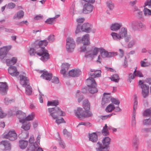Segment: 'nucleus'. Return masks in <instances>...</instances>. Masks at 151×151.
I'll return each instance as SVG.
<instances>
[{
	"label": "nucleus",
	"instance_id": "1",
	"mask_svg": "<svg viewBox=\"0 0 151 151\" xmlns=\"http://www.w3.org/2000/svg\"><path fill=\"white\" fill-rule=\"evenodd\" d=\"M48 111L53 119H56V123L59 124L61 123H65L63 118H62L60 119L58 118L59 116H64L65 115V112L60 109L59 107L55 106L54 108H48Z\"/></svg>",
	"mask_w": 151,
	"mask_h": 151
},
{
	"label": "nucleus",
	"instance_id": "35",
	"mask_svg": "<svg viewBox=\"0 0 151 151\" xmlns=\"http://www.w3.org/2000/svg\"><path fill=\"white\" fill-rule=\"evenodd\" d=\"M24 14V12L22 10H20L15 14L13 16V18L15 19L17 18L19 19L23 18Z\"/></svg>",
	"mask_w": 151,
	"mask_h": 151
},
{
	"label": "nucleus",
	"instance_id": "57",
	"mask_svg": "<svg viewBox=\"0 0 151 151\" xmlns=\"http://www.w3.org/2000/svg\"><path fill=\"white\" fill-rule=\"evenodd\" d=\"M15 6V4L11 2L8 4L6 7L8 9H12L14 8Z\"/></svg>",
	"mask_w": 151,
	"mask_h": 151
},
{
	"label": "nucleus",
	"instance_id": "29",
	"mask_svg": "<svg viewBox=\"0 0 151 151\" xmlns=\"http://www.w3.org/2000/svg\"><path fill=\"white\" fill-rule=\"evenodd\" d=\"M110 94V93H104L103 97L102 99V103H104V104L107 103H109L110 100L111 101V96H107V95H109Z\"/></svg>",
	"mask_w": 151,
	"mask_h": 151
},
{
	"label": "nucleus",
	"instance_id": "32",
	"mask_svg": "<svg viewBox=\"0 0 151 151\" xmlns=\"http://www.w3.org/2000/svg\"><path fill=\"white\" fill-rule=\"evenodd\" d=\"M28 144V142L26 140H20L19 142V147L22 149L25 148L27 147Z\"/></svg>",
	"mask_w": 151,
	"mask_h": 151
},
{
	"label": "nucleus",
	"instance_id": "13",
	"mask_svg": "<svg viewBox=\"0 0 151 151\" xmlns=\"http://www.w3.org/2000/svg\"><path fill=\"white\" fill-rule=\"evenodd\" d=\"M19 77L20 78V83L23 87L26 86L29 84V80L27 77L22 75H19Z\"/></svg>",
	"mask_w": 151,
	"mask_h": 151
},
{
	"label": "nucleus",
	"instance_id": "40",
	"mask_svg": "<svg viewBox=\"0 0 151 151\" xmlns=\"http://www.w3.org/2000/svg\"><path fill=\"white\" fill-rule=\"evenodd\" d=\"M22 123L23 124L22 126V128L25 131H27L29 129L30 125L29 123L26 122H24Z\"/></svg>",
	"mask_w": 151,
	"mask_h": 151
},
{
	"label": "nucleus",
	"instance_id": "50",
	"mask_svg": "<svg viewBox=\"0 0 151 151\" xmlns=\"http://www.w3.org/2000/svg\"><path fill=\"white\" fill-rule=\"evenodd\" d=\"M70 65L68 63H63L62 64L61 68L64 69L65 70H67L70 67Z\"/></svg>",
	"mask_w": 151,
	"mask_h": 151
},
{
	"label": "nucleus",
	"instance_id": "51",
	"mask_svg": "<svg viewBox=\"0 0 151 151\" xmlns=\"http://www.w3.org/2000/svg\"><path fill=\"white\" fill-rule=\"evenodd\" d=\"M132 119L131 121V125L132 127H135L136 125L135 115H132Z\"/></svg>",
	"mask_w": 151,
	"mask_h": 151
},
{
	"label": "nucleus",
	"instance_id": "48",
	"mask_svg": "<svg viewBox=\"0 0 151 151\" xmlns=\"http://www.w3.org/2000/svg\"><path fill=\"white\" fill-rule=\"evenodd\" d=\"M137 96H135V100L134 102V106H133V114L135 115V110L137 109V101L136 99L137 98Z\"/></svg>",
	"mask_w": 151,
	"mask_h": 151
},
{
	"label": "nucleus",
	"instance_id": "38",
	"mask_svg": "<svg viewBox=\"0 0 151 151\" xmlns=\"http://www.w3.org/2000/svg\"><path fill=\"white\" fill-rule=\"evenodd\" d=\"M113 39L115 40L118 41L122 39L119 33L112 32L111 34Z\"/></svg>",
	"mask_w": 151,
	"mask_h": 151
},
{
	"label": "nucleus",
	"instance_id": "41",
	"mask_svg": "<svg viewBox=\"0 0 151 151\" xmlns=\"http://www.w3.org/2000/svg\"><path fill=\"white\" fill-rule=\"evenodd\" d=\"M23 87L25 88V93L26 94L28 95H31L32 93V88L29 84L27 85L26 86Z\"/></svg>",
	"mask_w": 151,
	"mask_h": 151
},
{
	"label": "nucleus",
	"instance_id": "5",
	"mask_svg": "<svg viewBox=\"0 0 151 151\" xmlns=\"http://www.w3.org/2000/svg\"><path fill=\"white\" fill-rule=\"evenodd\" d=\"M66 48L67 51L68 52H73L75 47V43L73 38L68 37L66 39Z\"/></svg>",
	"mask_w": 151,
	"mask_h": 151
},
{
	"label": "nucleus",
	"instance_id": "25",
	"mask_svg": "<svg viewBox=\"0 0 151 151\" xmlns=\"http://www.w3.org/2000/svg\"><path fill=\"white\" fill-rule=\"evenodd\" d=\"M95 148L96 151H109L108 148L103 147L102 144L99 142L95 145Z\"/></svg>",
	"mask_w": 151,
	"mask_h": 151
},
{
	"label": "nucleus",
	"instance_id": "20",
	"mask_svg": "<svg viewBox=\"0 0 151 151\" xmlns=\"http://www.w3.org/2000/svg\"><path fill=\"white\" fill-rule=\"evenodd\" d=\"M137 67H136L133 74L132 73H130L129 74V78L134 79L135 76L139 77H143V75L141 72L139 70H137Z\"/></svg>",
	"mask_w": 151,
	"mask_h": 151
},
{
	"label": "nucleus",
	"instance_id": "37",
	"mask_svg": "<svg viewBox=\"0 0 151 151\" xmlns=\"http://www.w3.org/2000/svg\"><path fill=\"white\" fill-rule=\"evenodd\" d=\"M106 5L107 8L110 11L113 10L114 8V4L110 0H108L106 2Z\"/></svg>",
	"mask_w": 151,
	"mask_h": 151
},
{
	"label": "nucleus",
	"instance_id": "15",
	"mask_svg": "<svg viewBox=\"0 0 151 151\" xmlns=\"http://www.w3.org/2000/svg\"><path fill=\"white\" fill-rule=\"evenodd\" d=\"M101 133L100 132H96L89 134V139L92 142H96L98 140V134H100Z\"/></svg>",
	"mask_w": 151,
	"mask_h": 151
},
{
	"label": "nucleus",
	"instance_id": "43",
	"mask_svg": "<svg viewBox=\"0 0 151 151\" xmlns=\"http://www.w3.org/2000/svg\"><path fill=\"white\" fill-rule=\"evenodd\" d=\"M110 79L112 81L118 83L119 81V75L117 74H116L113 75L111 76L110 78Z\"/></svg>",
	"mask_w": 151,
	"mask_h": 151
},
{
	"label": "nucleus",
	"instance_id": "58",
	"mask_svg": "<svg viewBox=\"0 0 151 151\" xmlns=\"http://www.w3.org/2000/svg\"><path fill=\"white\" fill-rule=\"evenodd\" d=\"M5 32L7 33L14 34L15 33V31L13 29H8L6 28H4Z\"/></svg>",
	"mask_w": 151,
	"mask_h": 151
},
{
	"label": "nucleus",
	"instance_id": "63",
	"mask_svg": "<svg viewBox=\"0 0 151 151\" xmlns=\"http://www.w3.org/2000/svg\"><path fill=\"white\" fill-rule=\"evenodd\" d=\"M139 143H132V147L135 150H137L138 148Z\"/></svg>",
	"mask_w": 151,
	"mask_h": 151
},
{
	"label": "nucleus",
	"instance_id": "30",
	"mask_svg": "<svg viewBox=\"0 0 151 151\" xmlns=\"http://www.w3.org/2000/svg\"><path fill=\"white\" fill-rule=\"evenodd\" d=\"M17 61V59L16 57H13L11 59H6V61L7 65L8 66L12 65L15 64Z\"/></svg>",
	"mask_w": 151,
	"mask_h": 151
},
{
	"label": "nucleus",
	"instance_id": "55",
	"mask_svg": "<svg viewBox=\"0 0 151 151\" xmlns=\"http://www.w3.org/2000/svg\"><path fill=\"white\" fill-rule=\"evenodd\" d=\"M4 103L6 105H8L10 104L11 102H13L14 101V99H9L7 98H5L4 99Z\"/></svg>",
	"mask_w": 151,
	"mask_h": 151
},
{
	"label": "nucleus",
	"instance_id": "10",
	"mask_svg": "<svg viewBox=\"0 0 151 151\" xmlns=\"http://www.w3.org/2000/svg\"><path fill=\"white\" fill-rule=\"evenodd\" d=\"M8 89L7 84L6 82H0V93L2 95L7 94Z\"/></svg>",
	"mask_w": 151,
	"mask_h": 151
},
{
	"label": "nucleus",
	"instance_id": "2",
	"mask_svg": "<svg viewBox=\"0 0 151 151\" xmlns=\"http://www.w3.org/2000/svg\"><path fill=\"white\" fill-rule=\"evenodd\" d=\"M76 116L78 118L82 117H89L92 116L93 114L91 111H84L81 108H77L75 110Z\"/></svg>",
	"mask_w": 151,
	"mask_h": 151
},
{
	"label": "nucleus",
	"instance_id": "62",
	"mask_svg": "<svg viewBox=\"0 0 151 151\" xmlns=\"http://www.w3.org/2000/svg\"><path fill=\"white\" fill-rule=\"evenodd\" d=\"M52 82L55 83H59V81L58 78L56 77H54L52 79Z\"/></svg>",
	"mask_w": 151,
	"mask_h": 151
},
{
	"label": "nucleus",
	"instance_id": "9",
	"mask_svg": "<svg viewBox=\"0 0 151 151\" xmlns=\"http://www.w3.org/2000/svg\"><path fill=\"white\" fill-rule=\"evenodd\" d=\"M100 52L101 56L102 57L111 58L114 56L115 55H116L117 53L114 52H108L105 51V50L102 48L100 49Z\"/></svg>",
	"mask_w": 151,
	"mask_h": 151
},
{
	"label": "nucleus",
	"instance_id": "21",
	"mask_svg": "<svg viewBox=\"0 0 151 151\" xmlns=\"http://www.w3.org/2000/svg\"><path fill=\"white\" fill-rule=\"evenodd\" d=\"M102 48H99L97 47H95L94 48L93 50H92V52L90 53V52L89 51L86 52L85 57L86 58H88V57H92L93 55H96L99 51L100 52V49Z\"/></svg>",
	"mask_w": 151,
	"mask_h": 151
},
{
	"label": "nucleus",
	"instance_id": "3",
	"mask_svg": "<svg viewBox=\"0 0 151 151\" xmlns=\"http://www.w3.org/2000/svg\"><path fill=\"white\" fill-rule=\"evenodd\" d=\"M86 81L87 83V89L89 93L93 94L97 92L98 90L96 88L97 84L94 80H91L86 79Z\"/></svg>",
	"mask_w": 151,
	"mask_h": 151
},
{
	"label": "nucleus",
	"instance_id": "53",
	"mask_svg": "<svg viewBox=\"0 0 151 151\" xmlns=\"http://www.w3.org/2000/svg\"><path fill=\"white\" fill-rule=\"evenodd\" d=\"M101 133L104 136H107L109 134V132L108 129H105L103 128L101 130Z\"/></svg>",
	"mask_w": 151,
	"mask_h": 151
},
{
	"label": "nucleus",
	"instance_id": "6",
	"mask_svg": "<svg viewBox=\"0 0 151 151\" xmlns=\"http://www.w3.org/2000/svg\"><path fill=\"white\" fill-rule=\"evenodd\" d=\"M143 82L141 80H139V85L141 86V87L142 89V95L144 98L147 97L149 93V86L146 84H143Z\"/></svg>",
	"mask_w": 151,
	"mask_h": 151
},
{
	"label": "nucleus",
	"instance_id": "61",
	"mask_svg": "<svg viewBox=\"0 0 151 151\" xmlns=\"http://www.w3.org/2000/svg\"><path fill=\"white\" fill-rule=\"evenodd\" d=\"M132 143H139V139L136 135H134L133 138Z\"/></svg>",
	"mask_w": 151,
	"mask_h": 151
},
{
	"label": "nucleus",
	"instance_id": "12",
	"mask_svg": "<svg viewBox=\"0 0 151 151\" xmlns=\"http://www.w3.org/2000/svg\"><path fill=\"white\" fill-rule=\"evenodd\" d=\"M89 3H88L84 5L83 10V13L86 14L89 13L92 11L93 6Z\"/></svg>",
	"mask_w": 151,
	"mask_h": 151
},
{
	"label": "nucleus",
	"instance_id": "60",
	"mask_svg": "<svg viewBox=\"0 0 151 151\" xmlns=\"http://www.w3.org/2000/svg\"><path fill=\"white\" fill-rule=\"evenodd\" d=\"M94 73L96 77H99L101 76V71L100 70H95Z\"/></svg>",
	"mask_w": 151,
	"mask_h": 151
},
{
	"label": "nucleus",
	"instance_id": "17",
	"mask_svg": "<svg viewBox=\"0 0 151 151\" xmlns=\"http://www.w3.org/2000/svg\"><path fill=\"white\" fill-rule=\"evenodd\" d=\"M9 73L12 76H16L19 74V72L17 71V68L15 66H10L8 69Z\"/></svg>",
	"mask_w": 151,
	"mask_h": 151
},
{
	"label": "nucleus",
	"instance_id": "14",
	"mask_svg": "<svg viewBox=\"0 0 151 151\" xmlns=\"http://www.w3.org/2000/svg\"><path fill=\"white\" fill-rule=\"evenodd\" d=\"M16 115L17 117L19 119L20 122L23 123L25 122V118L26 116L25 113L21 111L18 110L16 112Z\"/></svg>",
	"mask_w": 151,
	"mask_h": 151
},
{
	"label": "nucleus",
	"instance_id": "44",
	"mask_svg": "<svg viewBox=\"0 0 151 151\" xmlns=\"http://www.w3.org/2000/svg\"><path fill=\"white\" fill-rule=\"evenodd\" d=\"M143 12L144 15L145 16H149L151 15V10L146 7H144Z\"/></svg>",
	"mask_w": 151,
	"mask_h": 151
},
{
	"label": "nucleus",
	"instance_id": "33",
	"mask_svg": "<svg viewBox=\"0 0 151 151\" xmlns=\"http://www.w3.org/2000/svg\"><path fill=\"white\" fill-rule=\"evenodd\" d=\"M83 107L85 110L87 111H90V103L88 100L85 99L83 101Z\"/></svg>",
	"mask_w": 151,
	"mask_h": 151
},
{
	"label": "nucleus",
	"instance_id": "27",
	"mask_svg": "<svg viewBox=\"0 0 151 151\" xmlns=\"http://www.w3.org/2000/svg\"><path fill=\"white\" fill-rule=\"evenodd\" d=\"M82 43L84 45H87L90 44L89 35L88 34H86L82 37Z\"/></svg>",
	"mask_w": 151,
	"mask_h": 151
},
{
	"label": "nucleus",
	"instance_id": "59",
	"mask_svg": "<svg viewBox=\"0 0 151 151\" xmlns=\"http://www.w3.org/2000/svg\"><path fill=\"white\" fill-rule=\"evenodd\" d=\"M34 137L33 136H31L29 140V142L30 143L29 146H30V145H33L35 143V142H34Z\"/></svg>",
	"mask_w": 151,
	"mask_h": 151
},
{
	"label": "nucleus",
	"instance_id": "36",
	"mask_svg": "<svg viewBox=\"0 0 151 151\" xmlns=\"http://www.w3.org/2000/svg\"><path fill=\"white\" fill-rule=\"evenodd\" d=\"M38 146V144L36 142L33 145L29 146L27 148L26 151H35V149L37 148Z\"/></svg>",
	"mask_w": 151,
	"mask_h": 151
},
{
	"label": "nucleus",
	"instance_id": "28",
	"mask_svg": "<svg viewBox=\"0 0 151 151\" xmlns=\"http://www.w3.org/2000/svg\"><path fill=\"white\" fill-rule=\"evenodd\" d=\"M122 26V24L121 23H115L112 24L110 26V29L114 31H116L119 30Z\"/></svg>",
	"mask_w": 151,
	"mask_h": 151
},
{
	"label": "nucleus",
	"instance_id": "4",
	"mask_svg": "<svg viewBox=\"0 0 151 151\" xmlns=\"http://www.w3.org/2000/svg\"><path fill=\"white\" fill-rule=\"evenodd\" d=\"M37 55L41 57L40 60L43 62L47 61L50 58L48 51L46 49L39 50V52L37 53Z\"/></svg>",
	"mask_w": 151,
	"mask_h": 151
},
{
	"label": "nucleus",
	"instance_id": "31",
	"mask_svg": "<svg viewBox=\"0 0 151 151\" xmlns=\"http://www.w3.org/2000/svg\"><path fill=\"white\" fill-rule=\"evenodd\" d=\"M119 33L122 39L124 37H126L127 34V29L124 27L122 28L119 30Z\"/></svg>",
	"mask_w": 151,
	"mask_h": 151
},
{
	"label": "nucleus",
	"instance_id": "42",
	"mask_svg": "<svg viewBox=\"0 0 151 151\" xmlns=\"http://www.w3.org/2000/svg\"><path fill=\"white\" fill-rule=\"evenodd\" d=\"M115 109L114 105L111 104L108 105L105 109L106 111L108 112H111Z\"/></svg>",
	"mask_w": 151,
	"mask_h": 151
},
{
	"label": "nucleus",
	"instance_id": "45",
	"mask_svg": "<svg viewBox=\"0 0 151 151\" xmlns=\"http://www.w3.org/2000/svg\"><path fill=\"white\" fill-rule=\"evenodd\" d=\"M59 103L58 100H53L52 101H48L47 103V106H55L58 105Z\"/></svg>",
	"mask_w": 151,
	"mask_h": 151
},
{
	"label": "nucleus",
	"instance_id": "47",
	"mask_svg": "<svg viewBox=\"0 0 151 151\" xmlns=\"http://www.w3.org/2000/svg\"><path fill=\"white\" fill-rule=\"evenodd\" d=\"M35 116V114L32 113L28 115L27 117H25V122L27 121H30L33 120Z\"/></svg>",
	"mask_w": 151,
	"mask_h": 151
},
{
	"label": "nucleus",
	"instance_id": "34",
	"mask_svg": "<svg viewBox=\"0 0 151 151\" xmlns=\"http://www.w3.org/2000/svg\"><path fill=\"white\" fill-rule=\"evenodd\" d=\"M134 14L138 17L141 18L142 17V12L137 7L135 6L134 11Z\"/></svg>",
	"mask_w": 151,
	"mask_h": 151
},
{
	"label": "nucleus",
	"instance_id": "49",
	"mask_svg": "<svg viewBox=\"0 0 151 151\" xmlns=\"http://www.w3.org/2000/svg\"><path fill=\"white\" fill-rule=\"evenodd\" d=\"M55 20V18H49L47 19L45 21V22L47 24H52Z\"/></svg>",
	"mask_w": 151,
	"mask_h": 151
},
{
	"label": "nucleus",
	"instance_id": "18",
	"mask_svg": "<svg viewBox=\"0 0 151 151\" xmlns=\"http://www.w3.org/2000/svg\"><path fill=\"white\" fill-rule=\"evenodd\" d=\"M3 146H4V149H1L2 150H9L11 149V145L9 142L7 141L4 140L0 142V148Z\"/></svg>",
	"mask_w": 151,
	"mask_h": 151
},
{
	"label": "nucleus",
	"instance_id": "46",
	"mask_svg": "<svg viewBox=\"0 0 151 151\" xmlns=\"http://www.w3.org/2000/svg\"><path fill=\"white\" fill-rule=\"evenodd\" d=\"M143 115L145 116H151V107L145 110L143 112Z\"/></svg>",
	"mask_w": 151,
	"mask_h": 151
},
{
	"label": "nucleus",
	"instance_id": "16",
	"mask_svg": "<svg viewBox=\"0 0 151 151\" xmlns=\"http://www.w3.org/2000/svg\"><path fill=\"white\" fill-rule=\"evenodd\" d=\"M35 43L36 44L37 43V45L38 46V49L39 50L45 49V47L47 46L48 44V42L46 40L40 41L38 43H37V41H36Z\"/></svg>",
	"mask_w": 151,
	"mask_h": 151
},
{
	"label": "nucleus",
	"instance_id": "8",
	"mask_svg": "<svg viewBox=\"0 0 151 151\" xmlns=\"http://www.w3.org/2000/svg\"><path fill=\"white\" fill-rule=\"evenodd\" d=\"M4 138L8 139L11 141H14L17 138V134L14 131H10L8 133L3 135Z\"/></svg>",
	"mask_w": 151,
	"mask_h": 151
},
{
	"label": "nucleus",
	"instance_id": "52",
	"mask_svg": "<svg viewBox=\"0 0 151 151\" xmlns=\"http://www.w3.org/2000/svg\"><path fill=\"white\" fill-rule=\"evenodd\" d=\"M148 6V7L151 9V0H147L145 2L144 5L143 6L144 7H146V6Z\"/></svg>",
	"mask_w": 151,
	"mask_h": 151
},
{
	"label": "nucleus",
	"instance_id": "54",
	"mask_svg": "<svg viewBox=\"0 0 151 151\" xmlns=\"http://www.w3.org/2000/svg\"><path fill=\"white\" fill-rule=\"evenodd\" d=\"M111 101L113 104L117 105L119 104L120 103L119 100L113 98H111Z\"/></svg>",
	"mask_w": 151,
	"mask_h": 151
},
{
	"label": "nucleus",
	"instance_id": "39",
	"mask_svg": "<svg viewBox=\"0 0 151 151\" xmlns=\"http://www.w3.org/2000/svg\"><path fill=\"white\" fill-rule=\"evenodd\" d=\"M39 50L38 49L36 51L35 50L33 47H31L28 51L29 55L31 56H35L36 55H37V53L39 52Z\"/></svg>",
	"mask_w": 151,
	"mask_h": 151
},
{
	"label": "nucleus",
	"instance_id": "23",
	"mask_svg": "<svg viewBox=\"0 0 151 151\" xmlns=\"http://www.w3.org/2000/svg\"><path fill=\"white\" fill-rule=\"evenodd\" d=\"M81 73V71L78 69H72L69 71V76L73 77L79 76Z\"/></svg>",
	"mask_w": 151,
	"mask_h": 151
},
{
	"label": "nucleus",
	"instance_id": "22",
	"mask_svg": "<svg viewBox=\"0 0 151 151\" xmlns=\"http://www.w3.org/2000/svg\"><path fill=\"white\" fill-rule=\"evenodd\" d=\"M41 72L42 73L40 76L41 78L50 81L52 78V74L49 73L47 71L42 70Z\"/></svg>",
	"mask_w": 151,
	"mask_h": 151
},
{
	"label": "nucleus",
	"instance_id": "26",
	"mask_svg": "<svg viewBox=\"0 0 151 151\" xmlns=\"http://www.w3.org/2000/svg\"><path fill=\"white\" fill-rule=\"evenodd\" d=\"M132 23L133 26L135 28H137L141 30H144L145 28V25L140 22H133Z\"/></svg>",
	"mask_w": 151,
	"mask_h": 151
},
{
	"label": "nucleus",
	"instance_id": "56",
	"mask_svg": "<svg viewBox=\"0 0 151 151\" xmlns=\"http://www.w3.org/2000/svg\"><path fill=\"white\" fill-rule=\"evenodd\" d=\"M144 125H148L151 124V120L150 119L144 120L143 121Z\"/></svg>",
	"mask_w": 151,
	"mask_h": 151
},
{
	"label": "nucleus",
	"instance_id": "7",
	"mask_svg": "<svg viewBox=\"0 0 151 151\" xmlns=\"http://www.w3.org/2000/svg\"><path fill=\"white\" fill-rule=\"evenodd\" d=\"M11 46H4L0 48V59L3 60L6 57L8 52L11 49Z\"/></svg>",
	"mask_w": 151,
	"mask_h": 151
},
{
	"label": "nucleus",
	"instance_id": "19",
	"mask_svg": "<svg viewBox=\"0 0 151 151\" xmlns=\"http://www.w3.org/2000/svg\"><path fill=\"white\" fill-rule=\"evenodd\" d=\"M84 20L85 19L83 18H79L76 19V21L77 23V25L75 31L76 34H77L81 32V24L83 23Z\"/></svg>",
	"mask_w": 151,
	"mask_h": 151
},
{
	"label": "nucleus",
	"instance_id": "11",
	"mask_svg": "<svg viewBox=\"0 0 151 151\" xmlns=\"http://www.w3.org/2000/svg\"><path fill=\"white\" fill-rule=\"evenodd\" d=\"M92 27V25L91 24L86 23L81 26V30L83 32L89 33L91 31Z\"/></svg>",
	"mask_w": 151,
	"mask_h": 151
},
{
	"label": "nucleus",
	"instance_id": "64",
	"mask_svg": "<svg viewBox=\"0 0 151 151\" xmlns=\"http://www.w3.org/2000/svg\"><path fill=\"white\" fill-rule=\"evenodd\" d=\"M47 40L50 42H53L54 40V36L53 35H50L47 38Z\"/></svg>",
	"mask_w": 151,
	"mask_h": 151
},
{
	"label": "nucleus",
	"instance_id": "24",
	"mask_svg": "<svg viewBox=\"0 0 151 151\" xmlns=\"http://www.w3.org/2000/svg\"><path fill=\"white\" fill-rule=\"evenodd\" d=\"M111 140L108 137H105L103 138L102 142L103 144V147L108 148L110 144Z\"/></svg>",
	"mask_w": 151,
	"mask_h": 151
}]
</instances>
